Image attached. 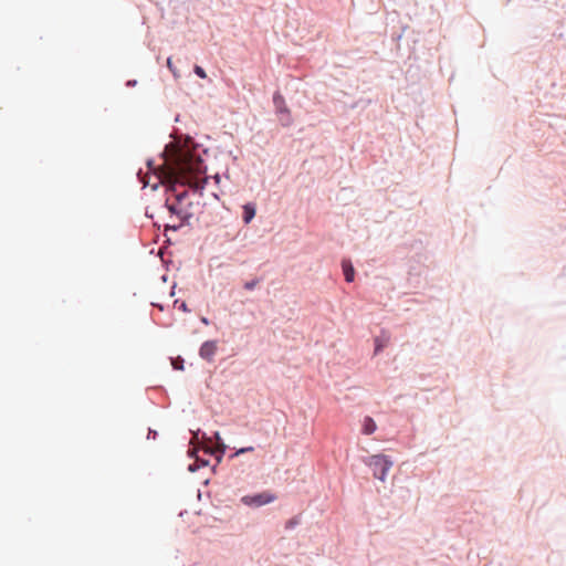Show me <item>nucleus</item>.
<instances>
[{
  "label": "nucleus",
  "instance_id": "72a5a7b5",
  "mask_svg": "<svg viewBox=\"0 0 566 566\" xmlns=\"http://www.w3.org/2000/svg\"><path fill=\"white\" fill-rule=\"evenodd\" d=\"M212 178H213V180H214V182H216V184H219V182H220V180H221V177H220V175H219V174H216Z\"/></svg>",
  "mask_w": 566,
  "mask_h": 566
},
{
  "label": "nucleus",
  "instance_id": "0eeeda50",
  "mask_svg": "<svg viewBox=\"0 0 566 566\" xmlns=\"http://www.w3.org/2000/svg\"><path fill=\"white\" fill-rule=\"evenodd\" d=\"M256 214V205L254 202H245L242 206V222L248 226L252 222Z\"/></svg>",
  "mask_w": 566,
  "mask_h": 566
},
{
  "label": "nucleus",
  "instance_id": "dca6fc26",
  "mask_svg": "<svg viewBox=\"0 0 566 566\" xmlns=\"http://www.w3.org/2000/svg\"><path fill=\"white\" fill-rule=\"evenodd\" d=\"M163 228H164V233L168 234L169 231H171V232L180 231L184 228V226L180 222L179 223H165V224H163Z\"/></svg>",
  "mask_w": 566,
  "mask_h": 566
},
{
  "label": "nucleus",
  "instance_id": "412c9836",
  "mask_svg": "<svg viewBox=\"0 0 566 566\" xmlns=\"http://www.w3.org/2000/svg\"><path fill=\"white\" fill-rule=\"evenodd\" d=\"M163 237H164V240H163L161 247L165 250L169 251V248L172 247L175 244V242L167 233H163Z\"/></svg>",
  "mask_w": 566,
  "mask_h": 566
},
{
  "label": "nucleus",
  "instance_id": "cd10ccee",
  "mask_svg": "<svg viewBox=\"0 0 566 566\" xmlns=\"http://www.w3.org/2000/svg\"><path fill=\"white\" fill-rule=\"evenodd\" d=\"M167 253V250H165L163 247L158 249L157 255L163 260L165 259L164 255ZM168 253L171 255V251H168Z\"/></svg>",
  "mask_w": 566,
  "mask_h": 566
},
{
  "label": "nucleus",
  "instance_id": "4468645a",
  "mask_svg": "<svg viewBox=\"0 0 566 566\" xmlns=\"http://www.w3.org/2000/svg\"><path fill=\"white\" fill-rule=\"evenodd\" d=\"M171 367L174 370L182 371L185 369V359L181 356H177L176 358H170Z\"/></svg>",
  "mask_w": 566,
  "mask_h": 566
},
{
  "label": "nucleus",
  "instance_id": "6e6552de",
  "mask_svg": "<svg viewBox=\"0 0 566 566\" xmlns=\"http://www.w3.org/2000/svg\"><path fill=\"white\" fill-rule=\"evenodd\" d=\"M340 264L345 281L347 283L354 282L356 271L350 259H343Z\"/></svg>",
  "mask_w": 566,
  "mask_h": 566
},
{
  "label": "nucleus",
  "instance_id": "393cba45",
  "mask_svg": "<svg viewBox=\"0 0 566 566\" xmlns=\"http://www.w3.org/2000/svg\"><path fill=\"white\" fill-rule=\"evenodd\" d=\"M146 167L149 170H155L156 169V163H155V159L153 157H149V158L146 159Z\"/></svg>",
  "mask_w": 566,
  "mask_h": 566
},
{
  "label": "nucleus",
  "instance_id": "f257e3e1",
  "mask_svg": "<svg viewBox=\"0 0 566 566\" xmlns=\"http://www.w3.org/2000/svg\"><path fill=\"white\" fill-rule=\"evenodd\" d=\"M365 465L370 468L375 479L385 482L389 470L394 465L390 455L384 453L371 454L363 459Z\"/></svg>",
  "mask_w": 566,
  "mask_h": 566
},
{
  "label": "nucleus",
  "instance_id": "4c0bfd02",
  "mask_svg": "<svg viewBox=\"0 0 566 566\" xmlns=\"http://www.w3.org/2000/svg\"><path fill=\"white\" fill-rule=\"evenodd\" d=\"M145 216L151 220H154V214L148 212V209H146Z\"/></svg>",
  "mask_w": 566,
  "mask_h": 566
},
{
  "label": "nucleus",
  "instance_id": "a878e982",
  "mask_svg": "<svg viewBox=\"0 0 566 566\" xmlns=\"http://www.w3.org/2000/svg\"><path fill=\"white\" fill-rule=\"evenodd\" d=\"M163 266L166 271H169L170 265L172 264L171 259H163L161 260Z\"/></svg>",
  "mask_w": 566,
  "mask_h": 566
},
{
  "label": "nucleus",
  "instance_id": "7ed1b4c3",
  "mask_svg": "<svg viewBox=\"0 0 566 566\" xmlns=\"http://www.w3.org/2000/svg\"><path fill=\"white\" fill-rule=\"evenodd\" d=\"M276 494L265 490L261 492L250 493L241 497V502L249 507H261L276 500Z\"/></svg>",
  "mask_w": 566,
  "mask_h": 566
},
{
  "label": "nucleus",
  "instance_id": "79ce46f5",
  "mask_svg": "<svg viewBox=\"0 0 566 566\" xmlns=\"http://www.w3.org/2000/svg\"><path fill=\"white\" fill-rule=\"evenodd\" d=\"M212 196H213L216 199H219L218 193H212Z\"/></svg>",
  "mask_w": 566,
  "mask_h": 566
},
{
  "label": "nucleus",
  "instance_id": "a19ab883",
  "mask_svg": "<svg viewBox=\"0 0 566 566\" xmlns=\"http://www.w3.org/2000/svg\"><path fill=\"white\" fill-rule=\"evenodd\" d=\"M179 118H180V115L177 114L176 117H175V122H179Z\"/></svg>",
  "mask_w": 566,
  "mask_h": 566
},
{
  "label": "nucleus",
  "instance_id": "7c9ffc66",
  "mask_svg": "<svg viewBox=\"0 0 566 566\" xmlns=\"http://www.w3.org/2000/svg\"><path fill=\"white\" fill-rule=\"evenodd\" d=\"M203 190H205V185H202L201 187H196V188L193 189V192H199L200 195H202V193H203Z\"/></svg>",
  "mask_w": 566,
  "mask_h": 566
},
{
  "label": "nucleus",
  "instance_id": "20e7f679",
  "mask_svg": "<svg viewBox=\"0 0 566 566\" xmlns=\"http://www.w3.org/2000/svg\"><path fill=\"white\" fill-rule=\"evenodd\" d=\"M390 337H391V335L387 329H385V328L380 329L379 335H377L373 338V342H374L373 355L374 356H378L379 354H381L384 352V349L387 347V345L390 342Z\"/></svg>",
  "mask_w": 566,
  "mask_h": 566
},
{
  "label": "nucleus",
  "instance_id": "c756f323",
  "mask_svg": "<svg viewBox=\"0 0 566 566\" xmlns=\"http://www.w3.org/2000/svg\"><path fill=\"white\" fill-rule=\"evenodd\" d=\"M213 436L216 437V439H217L218 443L220 444V447H222V442H224V441H223V439L221 438L220 432H219V431H214V432H213Z\"/></svg>",
  "mask_w": 566,
  "mask_h": 566
},
{
  "label": "nucleus",
  "instance_id": "4be33fe9",
  "mask_svg": "<svg viewBox=\"0 0 566 566\" xmlns=\"http://www.w3.org/2000/svg\"><path fill=\"white\" fill-rule=\"evenodd\" d=\"M298 524V517L297 516H293L291 518H289L285 523V530H292L294 528L296 525Z\"/></svg>",
  "mask_w": 566,
  "mask_h": 566
},
{
  "label": "nucleus",
  "instance_id": "bb28decb",
  "mask_svg": "<svg viewBox=\"0 0 566 566\" xmlns=\"http://www.w3.org/2000/svg\"><path fill=\"white\" fill-rule=\"evenodd\" d=\"M137 83H138V82H137V80H135V78H130V80H127V81L125 82V86H126V87H135V86L137 85Z\"/></svg>",
  "mask_w": 566,
  "mask_h": 566
},
{
  "label": "nucleus",
  "instance_id": "39448f33",
  "mask_svg": "<svg viewBox=\"0 0 566 566\" xmlns=\"http://www.w3.org/2000/svg\"><path fill=\"white\" fill-rule=\"evenodd\" d=\"M217 352V340H205L199 347V356L203 360L211 361Z\"/></svg>",
  "mask_w": 566,
  "mask_h": 566
},
{
  "label": "nucleus",
  "instance_id": "5701e85b",
  "mask_svg": "<svg viewBox=\"0 0 566 566\" xmlns=\"http://www.w3.org/2000/svg\"><path fill=\"white\" fill-rule=\"evenodd\" d=\"M167 67L171 71V73L174 74V76H175V77H177V76H178V74H177V69L175 67V65H174V63H172V59H171V56H169V57L167 59Z\"/></svg>",
  "mask_w": 566,
  "mask_h": 566
},
{
  "label": "nucleus",
  "instance_id": "f704fd0d",
  "mask_svg": "<svg viewBox=\"0 0 566 566\" xmlns=\"http://www.w3.org/2000/svg\"><path fill=\"white\" fill-rule=\"evenodd\" d=\"M153 224H154V227H155L157 230H160V228L163 227V224H160L159 222L154 221V220H153Z\"/></svg>",
  "mask_w": 566,
  "mask_h": 566
},
{
  "label": "nucleus",
  "instance_id": "2f4dec72",
  "mask_svg": "<svg viewBox=\"0 0 566 566\" xmlns=\"http://www.w3.org/2000/svg\"><path fill=\"white\" fill-rule=\"evenodd\" d=\"M176 286H177V284H176V283H174V284H172V286L170 287V292H169L170 296H174V295H175V293H176Z\"/></svg>",
  "mask_w": 566,
  "mask_h": 566
},
{
  "label": "nucleus",
  "instance_id": "473e14b6",
  "mask_svg": "<svg viewBox=\"0 0 566 566\" xmlns=\"http://www.w3.org/2000/svg\"><path fill=\"white\" fill-rule=\"evenodd\" d=\"M200 321H201V323H202V324H205V325H209V324H210L209 318H207L206 316H202V317L200 318Z\"/></svg>",
  "mask_w": 566,
  "mask_h": 566
},
{
  "label": "nucleus",
  "instance_id": "c9c22d12",
  "mask_svg": "<svg viewBox=\"0 0 566 566\" xmlns=\"http://www.w3.org/2000/svg\"><path fill=\"white\" fill-rule=\"evenodd\" d=\"M218 464H219V463H216V464H213V465L211 467V472H212L213 474H216V473H217Z\"/></svg>",
  "mask_w": 566,
  "mask_h": 566
},
{
  "label": "nucleus",
  "instance_id": "f8f14e48",
  "mask_svg": "<svg viewBox=\"0 0 566 566\" xmlns=\"http://www.w3.org/2000/svg\"><path fill=\"white\" fill-rule=\"evenodd\" d=\"M281 126L283 127H290L293 124V118L291 111H287V113H284L282 115H277Z\"/></svg>",
  "mask_w": 566,
  "mask_h": 566
},
{
  "label": "nucleus",
  "instance_id": "9b49d317",
  "mask_svg": "<svg viewBox=\"0 0 566 566\" xmlns=\"http://www.w3.org/2000/svg\"><path fill=\"white\" fill-rule=\"evenodd\" d=\"M189 197V191L177 192L174 202L170 201V206L184 207L185 200Z\"/></svg>",
  "mask_w": 566,
  "mask_h": 566
},
{
  "label": "nucleus",
  "instance_id": "a211bd4d",
  "mask_svg": "<svg viewBox=\"0 0 566 566\" xmlns=\"http://www.w3.org/2000/svg\"><path fill=\"white\" fill-rule=\"evenodd\" d=\"M407 28L408 25L405 24L400 27V31L392 30V32L390 33L392 42L400 41Z\"/></svg>",
  "mask_w": 566,
  "mask_h": 566
},
{
  "label": "nucleus",
  "instance_id": "37998d69",
  "mask_svg": "<svg viewBox=\"0 0 566 566\" xmlns=\"http://www.w3.org/2000/svg\"><path fill=\"white\" fill-rule=\"evenodd\" d=\"M192 566H197L196 564H193Z\"/></svg>",
  "mask_w": 566,
  "mask_h": 566
},
{
  "label": "nucleus",
  "instance_id": "ddd939ff",
  "mask_svg": "<svg viewBox=\"0 0 566 566\" xmlns=\"http://www.w3.org/2000/svg\"><path fill=\"white\" fill-rule=\"evenodd\" d=\"M254 451V447L253 446H248V447H242V448H239V449H234V451L229 455V459H234L241 454H244V453H249V452H253Z\"/></svg>",
  "mask_w": 566,
  "mask_h": 566
},
{
  "label": "nucleus",
  "instance_id": "6ab92c4d",
  "mask_svg": "<svg viewBox=\"0 0 566 566\" xmlns=\"http://www.w3.org/2000/svg\"><path fill=\"white\" fill-rule=\"evenodd\" d=\"M174 305H175V307H177L179 311H181L184 313L191 312V310L188 307V304L182 300H179V298L175 300Z\"/></svg>",
  "mask_w": 566,
  "mask_h": 566
},
{
  "label": "nucleus",
  "instance_id": "b1692460",
  "mask_svg": "<svg viewBox=\"0 0 566 566\" xmlns=\"http://www.w3.org/2000/svg\"><path fill=\"white\" fill-rule=\"evenodd\" d=\"M158 437V431L155 430V429H151V428H148V431H147V439L150 440H156Z\"/></svg>",
  "mask_w": 566,
  "mask_h": 566
},
{
  "label": "nucleus",
  "instance_id": "aec40b11",
  "mask_svg": "<svg viewBox=\"0 0 566 566\" xmlns=\"http://www.w3.org/2000/svg\"><path fill=\"white\" fill-rule=\"evenodd\" d=\"M193 73L199 77V78H207L208 75H207V72L206 70L201 66V65H198V64H195L193 65Z\"/></svg>",
  "mask_w": 566,
  "mask_h": 566
},
{
  "label": "nucleus",
  "instance_id": "ea45409f",
  "mask_svg": "<svg viewBox=\"0 0 566 566\" xmlns=\"http://www.w3.org/2000/svg\"><path fill=\"white\" fill-rule=\"evenodd\" d=\"M209 483H210V479L209 478L203 481V485H208Z\"/></svg>",
  "mask_w": 566,
  "mask_h": 566
},
{
  "label": "nucleus",
  "instance_id": "2eb2a0df",
  "mask_svg": "<svg viewBox=\"0 0 566 566\" xmlns=\"http://www.w3.org/2000/svg\"><path fill=\"white\" fill-rule=\"evenodd\" d=\"M228 446L222 442V447H220L219 451H211V455L216 458L217 463H221L223 457L227 452Z\"/></svg>",
  "mask_w": 566,
  "mask_h": 566
},
{
  "label": "nucleus",
  "instance_id": "f03ea898",
  "mask_svg": "<svg viewBox=\"0 0 566 566\" xmlns=\"http://www.w3.org/2000/svg\"><path fill=\"white\" fill-rule=\"evenodd\" d=\"M193 206L195 205L192 201L186 202L184 207L170 206V200L166 199L164 201L161 208L166 209L169 212L170 217H176L177 219H179V222L184 227H188V228L192 229L193 228V223H192Z\"/></svg>",
  "mask_w": 566,
  "mask_h": 566
},
{
  "label": "nucleus",
  "instance_id": "9d476101",
  "mask_svg": "<svg viewBox=\"0 0 566 566\" xmlns=\"http://www.w3.org/2000/svg\"><path fill=\"white\" fill-rule=\"evenodd\" d=\"M210 461L206 458H196V460L188 464L187 470L191 473L198 472L200 469L209 467Z\"/></svg>",
  "mask_w": 566,
  "mask_h": 566
},
{
  "label": "nucleus",
  "instance_id": "e433bc0d",
  "mask_svg": "<svg viewBox=\"0 0 566 566\" xmlns=\"http://www.w3.org/2000/svg\"><path fill=\"white\" fill-rule=\"evenodd\" d=\"M161 282L166 283L168 281V274H163L160 276Z\"/></svg>",
  "mask_w": 566,
  "mask_h": 566
},
{
  "label": "nucleus",
  "instance_id": "58836bf2",
  "mask_svg": "<svg viewBox=\"0 0 566 566\" xmlns=\"http://www.w3.org/2000/svg\"><path fill=\"white\" fill-rule=\"evenodd\" d=\"M154 306L158 307L159 310H164V305L160 303H153Z\"/></svg>",
  "mask_w": 566,
  "mask_h": 566
},
{
  "label": "nucleus",
  "instance_id": "423d86ee",
  "mask_svg": "<svg viewBox=\"0 0 566 566\" xmlns=\"http://www.w3.org/2000/svg\"><path fill=\"white\" fill-rule=\"evenodd\" d=\"M272 102L275 107L276 115H282L284 113H287V111H290V108L287 107V105L285 103L284 96L282 95V93L279 90H276L273 93Z\"/></svg>",
  "mask_w": 566,
  "mask_h": 566
},
{
  "label": "nucleus",
  "instance_id": "f3484780",
  "mask_svg": "<svg viewBox=\"0 0 566 566\" xmlns=\"http://www.w3.org/2000/svg\"><path fill=\"white\" fill-rule=\"evenodd\" d=\"M261 281V277H253L249 281H245L243 284V289L247 291H253Z\"/></svg>",
  "mask_w": 566,
  "mask_h": 566
},
{
  "label": "nucleus",
  "instance_id": "1a4fd4ad",
  "mask_svg": "<svg viewBox=\"0 0 566 566\" xmlns=\"http://www.w3.org/2000/svg\"><path fill=\"white\" fill-rule=\"evenodd\" d=\"M377 430V423L371 416H365L361 420L360 432L364 436H370Z\"/></svg>",
  "mask_w": 566,
  "mask_h": 566
},
{
  "label": "nucleus",
  "instance_id": "c85d7f7f",
  "mask_svg": "<svg viewBox=\"0 0 566 566\" xmlns=\"http://www.w3.org/2000/svg\"><path fill=\"white\" fill-rule=\"evenodd\" d=\"M197 453H198V451H197V450H193V449H189V450L187 451V455H188V458H190V459H195V460H196V458H198V457H197Z\"/></svg>",
  "mask_w": 566,
  "mask_h": 566
}]
</instances>
